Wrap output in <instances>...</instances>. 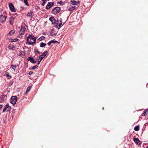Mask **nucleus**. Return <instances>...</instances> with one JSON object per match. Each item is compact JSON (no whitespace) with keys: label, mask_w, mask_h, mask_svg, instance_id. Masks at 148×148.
I'll use <instances>...</instances> for the list:
<instances>
[{"label":"nucleus","mask_w":148,"mask_h":148,"mask_svg":"<svg viewBox=\"0 0 148 148\" xmlns=\"http://www.w3.org/2000/svg\"><path fill=\"white\" fill-rule=\"evenodd\" d=\"M103 109H104V108H103Z\"/></svg>","instance_id":"nucleus-43"},{"label":"nucleus","mask_w":148,"mask_h":148,"mask_svg":"<svg viewBox=\"0 0 148 148\" xmlns=\"http://www.w3.org/2000/svg\"><path fill=\"white\" fill-rule=\"evenodd\" d=\"M31 88L30 86H29L28 87V88H27L26 89L25 94H27L29 92Z\"/></svg>","instance_id":"nucleus-19"},{"label":"nucleus","mask_w":148,"mask_h":148,"mask_svg":"<svg viewBox=\"0 0 148 148\" xmlns=\"http://www.w3.org/2000/svg\"><path fill=\"white\" fill-rule=\"evenodd\" d=\"M5 96L2 95L0 97V102H2L3 101L4 99Z\"/></svg>","instance_id":"nucleus-16"},{"label":"nucleus","mask_w":148,"mask_h":148,"mask_svg":"<svg viewBox=\"0 0 148 148\" xmlns=\"http://www.w3.org/2000/svg\"><path fill=\"white\" fill-rule=\"evenodd\" d=\"M50 41H51V43H55V42H57V41H55L54 40H52Z\"/></svg>","instance_id":"nucleus-31"},{"label":"nucleus","mask_w":148,"mask_h":148,"mask_svg":"<svg viewBox=\"0 0 148 148\" xmlns=\"http://www.w3.org/2000/svg\"><path fill=\"white\" fill-rule=\"evenodd\" d=\"M2 11V10L1 9H0V12H1Z\"/></svg>","instance_id":"nucleus-39"},{"label":"nucleus","mask_w":148,"mask_h":148,"mask_svg":"<svg viewBox=\"0 0 148 148\" xmlns=\"http://www.w3.org/2000/svg\"><path fill=\"white\" fill-rule=\"evenodd\" d=\"M55 24V27L58 28V29H60L62 25V19L61 18H60V19H58L57 21H56Z\"/></svg>","instance_id":"nucleus-2"},{"label":"nucleus","mask_w":148,"mask_h":148,"mask_svg":"<svg viewBox=\"0 0 148 148\" xmlns=\"http://www.w3.org/2000/svg\"><path fill=\"white\" fill-rule=\"evenodd\" d=\"M11 107L10 106H9L7 104L5 106L4 108L3 109V112H4L5 111H10L11 110Z\"/></svg>","instance_id":"nucleus-4"},{"label":"nucleus","mask_w":148,"mask_h":148,"mask_svg":"<svg viewBox=\"0 0 148 148\" xmlns=\"http://www.w3.org/2000/svg\"><path fill=\"white\" fill-rule=\"evenodd\" d=\"M48 52V51H45L44 52L42 55H40L39 56V59L40 58H41L42 59L46 55L47 53Z\"/></svg>","instance_id":"nucleus-11"},{"label":"nucleus","mask_w":148,"mask_h":148,"mask_svg":"<svg viewBox=\"0 0 148 148\" xmlns=\"http://www.w3.org/2000/svg\"><path fill=\"white\" fill-rule=\"evenodd\" d=\"M39 57H37V60L38 62H40L42 59H41V58H40L39 59Z\"/></svg>","instance_id":"nucleus-28"},{"label":"nucleus","mask_w":148,"mask_h":148,"mask_svg":"<svg viewBox=\"0 0 148 148\" xmlns=\"http://www.w3.org/2000/svg\"><path fill=\"white\" fill-rule=\"evenodd\" d=\"M146 110V112H147L148 111V108Z\"/></svg>","instance_id":"nucleus-41"},{"label":"nucleus","mask_w":148,"mask_h":148,"mask_svg":"<svg viewBox=\"0 0 148 148\" xmlns=\"http://www.w3.org/2000/svg\"><path fill=\"white\" fill-rule=\"evenodd\" d=\"M46 45V43L43 42H41L40 44V47H44Z\"/></svg>","instance_id":"nucleus-21"},{"label":"nucleus","mask_w":148,"mask_h":148,"mask_svg":"<svg viewBox=\"0 0 148 148\" xmlns=\"http://www.w3.org/2000/svg\"><path fill=\"white\" fill-rule=\"evenodd\" d=\"M70 2L72 5H77V2L75 1H71Z\"/></svg>","instance_id":"nucleus-18"},{"label":"nucleus","mask_w":148,"mask_h":148,"mask_svg":"<svg viewBox=\"0 0 148 148\" xmlns=\"http://www.w3.org/2000/svg\"><path fill=\"white\" fill-rule=\"evenodd\" d=\"M49 19L51 22L52 24H55V22H56L55 19L53 17H50Z\"/></svg>","instance_id":"nucleus-13"},{"label":"nucleus","mask_w":148,"mask_h":148,"mask_svg":"<svg viewBox=\"0 0 148 148\" xmlns=\"http://www.w3.org/2000/svg\"><path fill=\"white\" fill-rule=\"evenodd\" d=\"M51 44V41H50L48 43H47V44L49 46Z\"/></svg>","instance_id":"nucleus-36"},{"label":"nucleus","mask_w":148,"mask_h":148,"mask_svg":"<svg viewBox=\"0 0 148 148\" xmlns=\"http://www.w3.org/2000/svg\"><path fill=\"white\" fill-rule=\"evenodd\" d=\"M41 0L43 1V2L42 4V5L43 6H44L45 5V3L47 2V1H49V0Z\"/></svg>","instance_id":"nucleus-25"},{"label":"nucleus","mask_w":148,"mask_h":148,"mask_svg":"<svg viewBox=\"0 0 148 148\" xmlns=\"http://www.w3.org/2000/svg\"><path fill=\"white\" fill-rule=\"evenodd\" d=\"M3 106L2 105H0V109L2 108Z\"/></svg>","instance_id":"nucleus-37"},{"label":"nucleus","mask_w":148,"mask_h":148,"mask_svg":"<svg viewBox=\"0 0 148 148\" xmlns=\"http://www.w3.org/2000/svg\"><path fill=\"white\" fill-rule=\"evenodd\" d=\"M54 4L53 2H49L46 7V9L47 10L49 9L51 7L53 6Z\"/></svg>","instance_id":"nucleus-8"},{"label":"nucleus","mask_w":148,"mask_h":148,"mask_svg":"<svg viewBox=\"0 0 148 148\" xmlns=\"http://www.w3.org/2000/svg\"><path fill=\"white\" fill-rule=\"evenodd\" d=\"M40 62H38V63H37V64L39 65L40 64Z\"/></svg>","instance_id":"nucleus-40"},{"label":"nucleus","mask_w":148,"mask_h":148,"mask_svg":"<svg viewBox=\"0 0 148 148\" xmlns=\"http://www.w3.org/2000/svg\"><path fill=\"white\" fill-rule=\"evenodd\" d=\"M57 3L60 4H61V5H62V3H63L62 2V1H58L57 2Z\"/></svg>","instance_id":"nucleus-32"},{"label":"nucleus","mask_w":148,"mask_h":148,"mask_svg":"<svg viewBox=\"0 0 148 148\" xmlns=\"http://www.w3.org/2000/svg\"><path fill=\"white\" fill-rule=\"evenodd\" d=\"M28 61H30L31 63L34 64L36 63L35 60L31 57H29L27 59Z\"/></svg>","instance_id":"nucleus-10"},{"label":"nucleus","mask_w":148,"mask_h":148,"mask_svg":"<svg viewBox=\"0 0 148 148\" xmlns=\"http://www.w3.org/2000/svg\"><path fill=\"white\" fill-rule=\"evenodd\" d=\"M146 148H148V146H147Z\"/></svg>","instance_id":"nucleus-42"},{"label":"nucleus","mask_w":148,"mask_h":148,"mask_svg":"<svg viewBox=\"0 0 148 148\" xmlns=\"http://www.w3.org/2000/svg\"><path fill=\"white\" fill-rule=\"evenodd\" d=\"M9 5L10 9L11 11L13 12H15L16 11V10L12 3H9Z\"/></svg>","instance_id":"nucleus-6"},{"label":"nucleus","mask_w":148,"mask_h":148,"mask_svg":"<svg viewBox=\"0 0 148 148\" xmlns=\"http://www.w3.org/2000/svg\"><path fill=\"white\" fill-rule=\"evenodd\" d=\"M25 28L24 27L21 26V29L20 31L19 34L21 35H24L25 34Z\"/></svg>","instance_id":"nucleus-5"},{"label":"nucleus","mask_w":148,"mask_h":148,"mask_svg":"<svg viewBox=\"0 0 148 148\" xmlns=\"http://www.w3.org/2000/svg\"><path fill=\"white\" fill-rule=\"evenodd\" d=\"M36 39L32 35H29L27 37V42L29 45L33 44L36 41Z\"/></svg>","instance_id":"nucleus-1"},{"label":"nucleus","mask_w":148,"mask_h":148,"mask_svg":"<svg viewBox=\"0 0 148 148\" xmlns=\"http://www.w3.org/2000/svg\"><path fill=\"white\" fill-rule=\"evenodd\" d=\"M19 56L23 58L25 55V53L24 51L20 50L19 51Z\"/></svg>","instance_id":"nucleus-14"},{"label":"nucleus","mask_w":148,"mask_h":148,"mask_svg":"<svg viewBox=\"0 0 148 148\" xmlns=\"http://www.w3.org/2000/svg\"><path fill=\"white\" fill-rule=\"evenodd\" d=\"M60 8L59 7H56L52 10V11L53 13H56L60 12Z\"/></svg>","instance_id":"nucleus-7"},{"label":"nucleus","mask_w":148,"mask_h":148,"mask_svg":"<svg viewBox=\"0 0 148 148\" xmlns=\"http://www.w3.org/2000/svg\"><path fill=\"white\" fill-rule=\"evenodd\" d=\"M33 73V72L32 71H30L29 73V74L30 75H32Z\"/></svg>","instance_id":"nucleus-35"},{"label":"nucleus","mask_w":148,"mask_h":148,"mask_svg":"<svg viewBox=\"0 0 148 148\" xmlns=\"http://www.w3.org/2000/svg\"><path fill=\"white\" fill-rule=\"evenodd\" d=\"M33 12L30 11L28 12L26 15L27 16L29 17V18H32L33 17Z\"/></svg>","instance_id":"nucleus-12"},{"label":"nucleus","mask_w":148,"mask_h":148,"mask_svg":"<svg viewBox=\"0 0 148 148\" xmlns=\"http://www.w3.org/2000/svg\"><path fill=\"white\" fill-rule=\"evenodd\" d=\"M35 51H36V52H38V50H37H37H35Z\"/></svg>","instance_id":"nucleus-38"},{"label":"nucleus","mask_w":148,"mask_h":148,"mask_svg":"<svg viewBox=\"0 0 148 148\" xmlns=\"http://www.w3.org/2000/svg\"><path fill=\"white\" fill-rule=\"evenodd\" d=\"M45 38V37L44 36H42L40 37V38H38V40L39 41H41L42 40H44Z\"/></svg>","instance_id":"nucleus-26"},{"label":"nucleus","mask_w":148,"mask_h":148,"mask_svg":"<svg viewBox=\"0 0 148 148\" xmlns=\"http://www.w3.org/2000/svg\"><path fill=\"white\" fill-rule=\"evenodd\" d=\"M24 2L25 4L27 6L29 5V4L28 3V1L27 0H24Z\"/></svg>","instance_id":"nucleus-27"},{"label":"nucleus","mask_w":148,"mask_h":148,"mask_svg":"<svg viewBox=\"0 0 148 148\" xmlns=\"http://www.w3.org/2000/svg\"><path fill=\"white\" fill-rule=\"evenodd\" d=\"M14 47L13 46H12V47H11V46H8V48L9 49H13H13H14Z\"/></svg>","instance_id":"nucleus-33"},{"label":"nucleus","mask_w":148,"mask_h":148,"mask_svg":"<svg viewBox=\"0 0 148 148\" xmlns=\"http://www.w3.org/2000/svg\"><path fill=\"white\" fill-rule=\"evenodd\" d=\"M16 66H17L16 65H11V68L12 69H13L14 70V71H15V68L16 67Z\"/></svg>","instance_id":"nucleus-23"},{"label":"nucleus","mask_w":148,"mask_h":148,"mask_svg":"<svg viewBox=\"0 0 148 148\" xmlns=\"http://www.w3.org/2000/svg\"><path fill=\"white\" fill-rule=\"evenodd\" d=\"M146 112V110H145V111H144L142 114V115L144 116H145Z\"/></svg>","instance_id":"nucleus-30"},{"label":"nucleus","mask_w":148,"mask_h":148,"mask_svg":"<svg viewBox=\"0 0 148 148\" xmlns=\"http://www.w3.org/2000/svg\"><path fill=\"white\" fill-rule=\"evenodd\" d=\"M133 140L136 143L138 144V143L140 142L139 139L138 138H134L133 139Z\"/></svg>","instance_id":"nucleus-17"},{"label":"nucleus","mask_w":148,"mask_h":148,"mask_svg":"<svg viewBox=\"0 0 148 148\" xmlns=\"http://www.w3.org/2000/svg\"><path fill=\"white\" fill-rule=\"evenodd\" d=\"M38 66H33L32 67V69H33L34 70V69H35L38 68Z\"/></svg>","instance_id":"nucleus-29"},{"label":"nucleus","mask_w":148,"mask_h":148,"mask_svg":"<svg viewBox=\"0 0 148 148\" xmlns=\"http://www.w3.org/2000/svg\"><path fill=\"white\" fill-rule=\"evenodd\" d=\"M15 33V31L14 30H12L10 31L9 33V35L12 36Z\"/></svg>","instance_id":"nucleus-20"},{"label":"nucleus","mask_w":148,"mask_h":148,"mask_svg":"<svg viewBox=\"0 0 148 148\" xmlns=\"http://www.w3.org/2000/svg\"><path fill=\"white\" fill-rule=\"evenodd\" d=\"M6 17L3 15H1L0 16V22L3 23L4 22L6 21Z\"/></svg>","instance_id":"nucleus-9"},{"label":"nucleus","mask_w":148,"mask_h":148,"mask_svg":"<svg viewBox=\"0 0 148 148\" xmlns=\"http://www.w3.org/2000/svg\"><path fill=\"white\" fill-rule=\"evenodd\" d=\"M6 74L7 75V76L8 77V78L10 79L11 77V76H10L8 74H7V73H6Z\"/></svg>","instance_id":"nucleus-34"},{"label":"nucleus","mask_w":148,"mask_h":148,"mask_svg":"<svg viewBox=\"0 0 148 148\" xmlns=\"http://www.w3.org/2000/svg\"><path fill=\"white\" fill-rule=\"evenodd\" d=\"M10 20L9 21V22L10 23V24L12 25L14 19V18L12 16H11L10 18Z\"/></svg>","instance_id":"nucleus-15"},{"label":"nucleus","mask_w":148,"mask_h":148,"mask_svg":"<svg viewBox=\"0 0 148 148\" xmlns=\"http://www.w3.org/2000/svg\"><path fill=\"white\" fill-rule=\"evenodd\" d=\"M139 129V127L138 126H136L134 128V130L136 131H138Z\"/></svg>","instance_id":"nucleus-24"},{"label":"nucleus","mask_w":148,"mask_h":148,"mask_svg":"<svg viewBox=\"0 0 148 148\" xmlns=\"http://www.w3.org/2000/svg\"><path fill=\"white\" fill-rule=\"evenodd\" d=\"M18 39L17 38H15L14 39H11L10 40V41L11 42H16L18 41Z\"/></svg>","instance_id":"nucleus-22"},{"label":"nucleus","mask_w":148,"mask_h":148,"mask_svg":"<svg viewBox=\"0 0 148 148\" xmlns=\"http://www.w3.org/2000/svg\"><path fill=\"white\" fill-rule=\"evenodd\" d=\"M17 99V97L16 96H12L10 99V102L13 104V105H14Z\"/></svg>","instance_id":"nucleus-3"}]
</instances>
